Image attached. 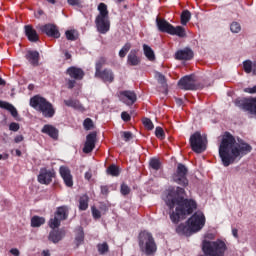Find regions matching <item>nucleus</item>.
I'll return each instance as SVG.
<instances>
[{
    "instance_id": "1",
    "label": "nucleus",
    "mask_w": 256,
    "mask_h": 256,
    "mask_svg": "<svg viewBox=\"0 0 256 256\" xmlns=\"http://www.w3.org/2000/svg\"><path fill=\"white\" fill-rule=\"evenodd\" d=\"M164 201L170 209L176 207L175 212L170 214L173 223L184 219L186 215H191L197 209V203L192 199H185V189L181 187H169L164 196Z\"/></svg>"
},
{
    "instance_id": "2",
    "label": "nucleus",
    "mask_w": 256,
    "mask_h": 256,
    "mask_svg": "<svg viewBox=\"0 0 256 256\" xmlns=\"http://www.w3.org/2000/svg\"><path fill=\"white\" fill-rule=\"evenodd\" d=\"M253 151V147L241 140L237 142L235 137L229 132H225L219 145V157L222 165L229 167L233 165L237 159H241L243 155H247Z\"/></svg>"
},
{
    "instance_id": "3",
    "label": "nucleus",
    "mask_w": 256,
    "mask_h": 256,
    "mask_svg": "<svg viewBox=\"0 0 256 256\" xmlns=\"http://www.w3.org/2000/svg\"><path fill=\"white\" fill-rule=\"evenodd\" d=\"M203 227H205V215L203 212H196L187 221V225L180 224L176 231L177 233L189 235V233H197V231H201Z\"/></svg>"
},
{
    "instance_id": "4",
    "label": "nucleus",
    "mask_w": 256,
    "mask_h": 256,
    "mask_svg": "<svg viewBox=\"0 0 256 256\" xmlns=\"http://www.w3.org/2000/svg\"><path fill=\"white\" fill-rule=\"evenodd\" d=\"M99 14L95 19L97 31L102 35H105L111 29V21H109V10H107V5L105 3H100L98 5Z\"/></svg>"
},
{
    "instance_id": "5",
    "label": "nucleus",
    "mask_w": 256,
    "mask_h": 256,
    "mask_svg": "<svg viewBox=\"0 0 256 256\" xmlns=\"http://www.w3.org/2000/svg\"><path fill=\"white\" fill-rule=\"evenodd\" d=\"M30 105L33 109L42 113L44 117L51 118L55 115V108H53V104L41 96L32 97L30 99Z\"/></svg>"
},
{
    "instance_id": "6",
    "label": "nucleus",
    "mask_w": 256,
    "mask_h": 256,
    "mask_svg": "<svg viewBox=\"0 0 256 256\" xmlns=\"http://www.w3.org/2000/svg\"><path fill=\"white\" fill-rule=\"evenodd\" d=\"M139 247L145 255H153L157 251V244L151 233L144 231L139 234Z\"/></svg>"
},
{
    "instance_id": "7",
    "label": "nucleus",
    "mask_w": 256,
    "mask_h": 256,
    "mask_svg": "<svg viewBox=\"0 0 256 256\" xmlns=\"http://www.w3.org/2000/svg\"><path fill=\"white\" fill-rule=\"evenodd\" d=\"M190 146L194 153H203L207 149V137L202 136L201 132H195L190 136Z\"/></svg>"
},
{
    "instance_id": "8",
    "label": "nucleus",
    "mask_w": 256,
    "mask_h": 256,
    "mask_svg": "<svg viewBox=\"0 0 256 256\" xmlns=\"http://www.w3.org/2000/svg\"><path fill=\"white\" fill-rule=\"evenodd\" d=\"M187 166L179 163L177 165L176 172L173 174L172 179L174 183L187 187L189 185V180L187 179Z\"/></svg>"
},
{
    "instance_id": "9",
    "label": "nucleus",
    "mask_w": 256,
    "mask_h": 256,
    "mask_svg": "<svg viewBox=\"0 0 256 256\" xmlns=\"http://www.w3.org/2000/svg\"><path fill=\"white\" fill-rule=\"evenodd\" d=\"M69 216V209L66 206H61L57 209L54 218L49 220V227L57 229L61 226V222L65 221Z\"/></svg>"
},
{
    "instance_id": "10",
    "label": "nucleus",
    "mask_w": 256,
    "mask_h": 256,
    "mask_svg": "<svg viewBox=\"0 0 256 256\" xmlns=\"http://www.w3.org/2000/svg\"><path fill=\"white\" fill-rule=\"evenodd\" d=\"M178 87L184 91H195L197 90V80L195 75L184 76L178 82Z\"/></svg>"
},
{
    "instance_id": "11",
    "label": "nucleus",
    "mask_w": 256,
    "mask_h": 256,
    "mask_svg": "<svg viewBox=\"0 0 256 256\" xmlns=\"http://www.w3.org/2000/svg\"><path fill=\"white\" fill-rule=\"evenodd\" d=\"M95 77L101 79L104 83H113V81H115V74L111 69H104L100 72H95Z\"/></svg>"
},
{
    "instance_id": "12",
    "label": "nucleus",
    "mask_w": 256,
    "mask_h": 256,
    "mask_svg": "<svg viewBox=\"0 0 256 256\" xmlns=\"http://www.w3.org/2000/svg\"><path fill=\"white\" fill-rule=\"evenodd\" d=\"M120 101L125 103V105H133L137 101V94L129 90L121 91Z\"/></svg>"
},
{
    "instance_id": "13",
    "label": "nucleus",
    "mask_w": 256,
    "mask_h": 256,
    "mask_svg": "<svg viewBox=\"0 0 256 256\" xmlns=\"http://www.w3.org/2000/svg\"><path fill=\"white\" fill-rule=\"evenodd\" d=\"M53 177H55V173L44 168L40 170L38 181L41 183V185H50V183L53 181Z\"/></svg>"
},
{
    "instance_id": "14",
    "label": "nucleus",
    "mask_w": 256,
    "mask_h": 256,
    "mask_svg": "<svg viewBox=\"0 0 256 256\" xmlns=\"http://www.w3.org/2000/svg\"><path fill=\"white\" fill-rule=\"evenodd\" d=\"M40 31L47 34L48 37H54V39H59L61 37L59 29H57V26L53 24H46L44 26H41Z\"/></svg>"
},
{
    "instance_id": "15",
    "label": "nucleus",
    "mask_w": 256,
    "mask_h": 256,
    "mask_svg": "<svg viewBox=\"0 0 256 256\" xmlns=\"http://www.w3.org/2000/svg\"><path fill=\"white\" fill-rule=\"evenodd\" d=\"M97 141V133L92 132L86 136V142L83 148L84 153H91L95 149V143Z\"/></svg>"
},
{
    "instance_id": "16",
    "label": "nucleus",
    "mask_w": 256,
    "mask_h": 256,
    "mask_svg": "<svg viewBox=\"0 0 256 256\" xmlns=\"http://www.w3.org/2000/svg\"><path fill=\"white\" fill-rule=\"evenodd\" d=\"M193 57H194V54L191 48H184L182 50H178L175 53V59H177L178 61H191Z\"/></svg>"
},
{
    "instance_id": "17",
    "label": "nucleus",
    "mask_w": 256,
    "mask_h": 256,
    "mask_svg": "<svg viewBox=\"0 0 256 256\" xmlns=\"http://www.w3.org/2000/svg\"><path fill=\"white\" fill-rule=\"evenodd\" d=\"M60 175L67 187H73V176L71 175V170H69V168L65 166L60 167Z\"/></svg>"
},
{
    "instance_id": "18",
    "label": "nucleus",
    "mask_w": 256,
    "mask_h": 256,
    "mask_svg": "<svg viewBox=\"0 0 256 256\" xmlns=\"http://www.w3.org/2000/svg\"><path fill=\"white\" fill-rule=\"evenodd\" d=\"M156 25L161 33H170L173 25L163 18H156Z\"/></svg>"
},
{
    "instance_id": "19",
    "label": "nucleus",
    "mask_w": 256,
    "mask_h": 256,
    "mask_svg": "<svg viewBox=\"0 0 256 256\" xmlns=\"http://www.w3.org/2000/svg\"><path fill=\"white\" fill-rule=\"evenodd\" d=\"M139 51L138 50H131L130 53L127 56V63L131 67H137V65H141V58L138 57Z\"/></svg>"
},
{
    "instance_id": "20",
    "label": "nucleus",
    "mask_w": 256,
    "mask_h": 256,
    "mask_svg": "<svg viewBox=\"0 0 256 256\" xmlns=\"http://www.w3.org/2000/svg\"><path fill=\"white\" fill-rule=\"evenodd\" d=\"M25 33L26 37H28V41H31V43H37V41H39V34H37V30L33 29V26L26 25Z\"/></svg>"
},
{
    "instance_id": "21",
    "label": "nucleus",
    "mask_w": 256,
    "mask_h": 256,
    "mask_svg": "<svg viewBox=\"0 0 256 256\" xmlns=\"http://www.w3.org/2000/svg\"><path fill=\"white\" fill-rule=\"evenodd\" d=\"M41 132L49 135L52 139H58L59 137V130L50 124L44 125Z\"/></svg>"
},
{
    "instance_id": "22",
    "label": "nucleus",
    "mask_w": 256,
    "mask_h": 256,
    "mask_svg": "<svg viewBox=\"0 0 256 256\" xmlns=\"http://www.w3.org/2000/svg\"><path fill=\"white\" fill-rule=\"evenodd\" d=\"M53 230L49 234V241H52V243H59L63 237H65V230H55V228H52Z\"/></svg>"
},
{
    "instance_id": "23",
    "label": "nucleus",
    "mask_w": 256,
    "mask_h": 256,
    "mask_svg": "<svg viewBox=\"0 0 256 256\" xmlns=\"http://www.w3.org/2000/svg\"><path fill=\"white\" fill-rule=\"evenodd\" d=\"M67 75H69L72 79H83L85 76V72L81 68L70 67L67 69Z\"/></svg>"
},
{
    "instance_id": "24",
    "label": "nucleus",
    "mask_w": 256,
    "mask_h": 256,
    "mask_svg": "<svg viewBox=\"0 0 256 256\" xmlns=\"http://www.w3.org/2000/svg\"><path fill=\"white\" fill-rule=\"evenodd\" d=\"M27 61L33 65V67H37L39 65V52L38 51H28L26 54Z\"/></svg>"
},
{
    "instance_id": "25",
    "label": "nucleus",
    "mask_w": 256,
    "mask_h": 256,
    "mask_svg": "<svg viewBox=\"0 0 256 256\" xmlns=\"http://www.w3.org/2000/svg\"><path fill=\"white\" fill-rule=\"evenodd\" d=\"M64 104L66 105V107H72V109H76L77 111H85V108L83 107V105H81V102H79V100H64Z\"/></svg>"
},
{
    "instance_id": "26",
    "label": "nucleus",
    "mask_w": 256,
    "mask_h": 256,
    "mask_svg": "<svg viewBox=\"0 0 256 256\" xmlns=\"http://www.w3.org/2000/svg\"><path fill=\"white\" fill-rule=\"evenodd\" d=\"M243 109L256 117V98L249 100L243 105Z\"/></svg>"
},
{
    "instance_id": "27",
    "label": "nucleus",
    "mask_w": 256,
    "mask_h": 256,
    "mask_svg": "<svg viewBox=\"0 0 256 256\" xmlns=\"http://www.w3.org/2000/svg\"><path fill=\"white\" fill-rule=\"evenodd\" d=\"M168 35H177V37H187V33L185 32V28L183 26H172Z\"/></svg>"
},
{
    "instance_id": "28",
    "label": "nucleus",
    "mask_w": 256,
    "mask_h": 256,
    "mask_svg": "<svg viewBox=\"0 0 256 256\" xmlns=\"http://www.w3.org/2000/svg\"><path fill=\"white\" fill-rule=\"evenodd\" d=\"M0 107H1V109H6L7 111H9L11 113L12 117L17 118L19 115V113L17 112V108L8 102L2 101L0 103Z\"/></svg>"
},
{
    "instance_id": "29",
    "label": "nucleus",
    "mask_w": 256,
    "mask_h": 256,
    "mask_svg": "<svg viewBox=\"0 0 256 256\" xmlns=\"http://www.w3.org/2000/svg\"><path fill=\"white\" fill-rule=\"evenodd\" d=\"M0 107H1V109H6L7 111H9L11 113L12 117L17 118L19 115V113L17 112V108L8 102L2 101L0 103Z\"/></svg>"
},
{
    "instance_id": "30",
    "label": "nucleus",
    "mask_w": 256,
    "mask_h": 256,
    "mask_svg": "<svg viewBox=\"0 0 256 256\" xmlns=\"http://www.w3.org/2000/svg\"><path fill=\"white\" fill-rule=\"evenodd\" d=\"M89 207V196L83 195L79 199V209L80 211H87Z\"/></svg>"
},
{
    "instance_id": "31",
    "label": "nucleus",
    "mask_w": 256,
    "mask_h": 256,
    "mask_svg": "<svg viewBox=\"0 0 256 256\" xmlns=\"http://www.w3.org/2000/svg\"><path fill=\"white\" fill-rule=\"evenodd\" d=\"M143 51H144L145 57H147L149 61H153L155 59V52L151 47H149V45L144 44Z\"/></svg>"
},
{
    "instance_id": "32",
    "label": "nucleus",
    "mask_w": 256,
    "mask_h": 256,
    "mask_svg": "<svg viewBox=\"0 0 256 256\" xmlns=\"http://www.w3.org/2000/svg\"><path fill=\"white\" fill-rule=\"evenodd\" d=\"M120 173L121 171L119 170V167H117L115 164H112L107 168V174L111 175L112 177H119Z\"/></svg>"
},
{
    "instance_id": "33",
    "label": "nucleus",
    "mask_w": 256,
    "mask_h": 256,
    "mask_svg": "<svg viewBox=\"0 0 256 256\" xmlns=\"http://www.w3.org/2000/svg\"><path fill=\"white\" fill-rule=\"evenodd\" d=\"M31 225L33 227H41V225H45V218L39 216H33L31 219Z\"/></svg>"
},
{
    "instance_id": "34",
    "label": "nucleus",
    "mask_w": 256,
    "mask_h": 256,
    "mask_svg": "<svg viewBox=\"0 0 256 256\" xmlns=\"http://www.w3.org/2000/svg\"><path fill=\"white\" fill-rule=\"evenodd\" d=\"M97 249L99 255H107V252L109 251V244H107V242L99 243L97 244Z\"/></svg>"
},
{
    "instance_id": "35",
    "label": "nucleus",
    "mask_w": 256,
    "mask_h": 256,
    "mask_svg": "<svg viewBox=\"0 0 256 256\" xmlns=\"http://www.w3.org/2000/svg\"><path fill=\"white\" fill-rule=\"evenodd\" d=\"M83 241H85V234L83 233V228H79L75 237L77 247H79L83 243Z\"/></svg>"
},
{
    "instance_id": "36",
    "label": "nucleus",
    "mask_w": 256,
    "mask_h": 256,
    "mask_svg": "<svg viewBox=\"0 0 256 256\" xmlns=\"http://www.w3.org/2000/svg\"><path fill=\"white\" fill-rule=\"evenodd\" d=\"M155 78L157 79L158 83L162 85L164 89L167 88V78H165V75L161 74V72H156Z\"/></svg>"
},
{
    "instance_id": "37",
    "label": "nucleus",
    "mask_w": 256,
    "mask_h": 256,
    "mask_svg": "<svg viewBox=\"0 0 256 256\" xmlns=\"http://www.w3.org/2000/svg\"><path fill=\"white\" fill-rule=\"evenodd\" d=\"M191 20V12L189 10H184L181 14V23L183 25H187L189 21Z\"/></svg>"
},
{
    "instance_id": "38",
    "label": "nucleus",
    "mask_w": 256,
    "mask_h": 256,
    "mask_svg": "<svg viewBox=\"0 0 256 256\" xmlns=\"http://www.w3.org/2000/svg\"><path fill=\"white\" fill-rule=\"evenodd\" d=\"M129 51H131V43L127 42L119 51V57H121V59L125 58Z\"/></svg>"
},
{
    "instance_id": "39",
    "label": "nucleus",
    "mask_w": 256,
    "mask_h": 256,
    "mask_svg": "<svg viewBox=\"0 0 256 256\" xmlns=\"http://www.w3.org/2000/svg\"><path fill=\"white\" fill-rule=\"evenodd\" d=\"M149 166L151 169H154V171H159L161 169V162L159 159L152 158L150 159Z\"/></svg>"
},
{
    "instance_id": "40",
    "label": "nucleus",
    "mask_w": 256,
    "mask_h": 256,
    "mask_svg": "<svg viewBox=\"0 0 256 256\" xmlns=\"http://www.w3.org/2000/svg\"><path fill=\"white\" fill-rule=\"evenodd\" d=\"M142 123L148 131H153L155 129V126L153 125V121L149 118H143Z\"/></svg>"
},
{
    "instance_id": "41",
    "label": "nucleus",
    "mask_w": 256,
    "mask_h": 256,
    "mask_svg": "<svg viewBox=\"0 0 256 256\" xmlns=\"http://www.w3.org/2000/svg\"><path fill=\"white\" fill-rule=\"evenodd\" d=\"M105 63H107V59L105 58H100L97 62H96V73H100L103 69V65H105Z\"/></svg>"
},
{
    "instance_id": "42",
    "label": "nucleus",
    "mask_w": 256,
    "mask_h": 256,
    "mask_svg": "<svg viewBox=\"0 0 256 256\" xmlns=\"http://www.w3.org/2000/svg\"><path fill=\"white\" fill-rule=\"evenodd\" d=\"M243 67L245 73H251V71H253V62H251L250 60H246L243 63Z\"/></svg>"
},
{
    "instance_id": "43",
    "label": "nucleus",
    "mask_w": 256,
    "mask_h": 256,
    "mask_svg": "<svg viewBox=\"0 0 256 256\" xmlns=\"http://www.w3.org/2000/svg\"><path fill=\"white\" fill-rule=\"evenodd\" d=\"M230 31H232V33H239V31H241V24L237 22H233L230 25Z\"/></svg>"
},
{
    "instance_id": "44",
    "label": "nucleus",
    "mask_w": 256,
    "mask_h": 256,
    "mask_svg": "<svg viewBox=\"0 0 256 256\" xmlns=\"http://www.w3.org/2000/svg\"><path fill=\"white\" fill-rule=\"evenodd\" d=\"M155 135L158 139H165V131H163V128L161 127H156Z\"/></svg>"
},
{
    "instance_id": "45",
    "label": "nucleus",
    "mask_w": 256,
    "mask_h": 256,
    "mask_svg": "<svg viewBox=\"0 0 256 256\" xmlns=\"http://www.w3.org/2000/svg\"><path fill=\"white\" fill-rule=\"evenodd\" d=\"M83 126L86 131H90V129L93 128V120H91V118H86L84 120Z\"/></svg>"
},
{
    "instance_id": "46",
    "label": "nucleus",
    "mask_w": 256,
    "mask_h": 256,
    "mask_svg": "<svg viewBox=\"0 0 256 256\" xmlns=\"http://www.w3.org/2000/svg\"><path fill=\"white\" fill-rule=\"evenodd\" d=\"M66 38L68 39V41H76L77 37H75V31L73 30H68L65 33Z\"/></svg>"
},
{
    "instance_id": "47",
    "label": "nucleus",
    "mask_w": 256,
    "mask_h": 256,
    "mask_svg": "<svg viewBox=\"0 0 256 256\" xmlns=\"http://www.w3.org/2000/svg\"><path fill=\"white\" fill-rule=\"evenodd\" d=\"M121 193H122V195H129V193H131V188H129V186H127V184H122L121 185Z\"/></svg>"
},
{
    "instance_id": "48",
    "label": "nucleus",
    "mask_w": 256,
    "mask_h": 256,
    "mask_svg": "<svg viewBox=\"0 0 256 256\" xmlns=\"http://www.w3.org/2000/svg\"><path fill=\"white\" fill-rule=\"evenodd\" d=\"M122 137L124 139V141H131V139H133V133L131 132H122Z\"/></svg>"
},
{
    "instance_id": "49",
    "label": "nucleus",
    "mask_w": 256,
    "mask_h": 256,
    "mask_svg": "<svg viewBox=\"0 0 256 256\" xmlns=\"http://www.w3.org/2000/svg\"><path fill=\"white\" fill-rule=\"evenodd\" d=\"M92 215H93L94 219H101V211H99L95 207H92Z\"/></svg>"
},
{
    "instance_id": "50",
    "label": "nucleus",
    "mask_w": 256,
    "mask_h": 256,
    "mask_svg": "<svg viewBox=\"0 0 256 256\" xmlns=\"http://www.w3.org/2000/svg\"><path fill=\"white\" fill-rule=\"evenodd\" d=\"M9 129L10 131H15L17 132L19 130V124L18 123H15V122H12L10 123L9 125Z\"/></svg>"
},
{
    "instance_id": "51",
    "label": "nucleus",
    "mask_w": 256,
    "mask_h": 256,
    "mask_svg": "<svg viewBox=\"0 0 256 256\" xmlns=\"http://www.w3.org/2000/svg\"><path fill=\"white\" fill-rule=\"evenodd\" d=\"M121 119H123L125 122L131 121V115H129V113L127 112H122Z\"/></svg>"
},
{
    "instance_id": "52",
    "label": "nucleus",
    "mask_w": 256,
    "mask_h": 256,
    "mask_svg": "<svg viewBox=\"0 0 256 256\" xmlns=\"http://www.w3.org/2000/svg\"><path fill=\"white\" fill-rule=\"evenodd\" d=\"M245 93H250V94H254L256 93V86H253L252 88H245L244 89Z\"/></svg>"
},
{
    "instance_id": "53",
    "label": "nucleus",
    "mask_w": 256,
    "mask_h": 256,
    "mask_svg": "<svg viewBox=\"0 0 256 256\" xmlns=\"http://www.w3.org/2000/svg\"><path fill=\"white\" fill-rule=\"evenodd\" d=\"M101 193H102V195H108L109 194V187L108 186H101Z\"/></svg>"
},
{
    "instance_id": "54",
    "label": "nucleus",
    "mask_w": 256,
    "mask_h": 256,
    "mask_svg": "<svg viewBox=\"0 0 256 256\" xmlns=\"http://www.w3.org/2000/svg\"><path fill=\"white\" fill-rule=\"evenodd\" d=\"M68 4L72 6L81 5V0H68Z\"/></svg>"
},
{
    "instance_id": "55",
    "label": "nucleus",
    "mask_w": 256,
    "mask_h": 256,
    "mask_svg": "<svg viewBox=\"0 0 256 256\" xmlns=\"http://www.w3.org/2000/svg\"><path fill=\"white\" fill-rule=\"evenodd\" d=\"M23 139H24L23 135H18L14 138V142L21 143V141H23Z\"/></svg>"
},
{
    "instance_id": "56",
    "label": "nucleus",
    "mask_w": 256,
    "mask_h": 256,
    "mask_svg": "<svg viewBox=\"0 0 256 256\" xmlns=\"http://www.w3.org/2000/svg\"><path fill=\"white\" fill-rule=\"evenodd\" d=\"M10 253L14 256H19V250L17 248H13L10 250Z\"/></svg>"
},
{
    "instance_id": "57",
    "label": "nucleus",
    "mask_w": 256,
    "mask_h": 256,
    "mask_svg": "<svg viewBox=\"0 0 256 256\" xmlns=\"http://www.w3.org/2000/svg\"><path fill=\"white\" fill-rule=\"evenodd\" d=\"M75 87V80H69L68 81V89H73Z\"/></svg>"
},
{
    "instance_id": "58",
    "label": "nucleus",
    "mask_w": 256,
    "mask_h": 256,
    "mask_svg": "<svg viewBox=\"0 0 256 256\" xmlns=\"http://www.w3.org/2000/svg\"><path fill=\"white\" fill-rule=\"evenodd\" d=\"M91 177H93L91 172L88 171V172L85 173V179H87V181H89V179H91Z\"/></svg>"
},
{
    "instance_id": "59",
    "label": "nucleus",
    "mask_w": 256,
    "mask_h": 256,
    "mask_svg": "<svg viewBox=\"0 0 256 256\" xmlns=\"http://www.w3.org/2000/svg\"><path fill=\"white\" fill-rule=\"evenodd\" d=\"M232 235H233V237H238V230H237V228H234V229H232Z\"/></svg>"
},
{
    "instance_id": "60",
    "label": "nucleus",
    "mask_w": 256,
    "mask_h": 256,
    "mask_svg": "<svg viewBox=\"0 0 256 256\" xmlns=\"http://www.w3.org/2000/svg\"><path fill=\"white\" fill-rule=\"evenodd\" d=\"M42 255H43V256H51V254L49 253V251H45V250L42 252Z\"/></svg>"
},
{
    "instance_id": "61",
    "label": "nucleus",
    "mask_w": 256,
    "mask_h": 256,
    "mask_svg": "<svg viewBox=\"0 0 256 256\" xmlns=\"http://www.w3.org/2000/svg\"><path fill=\"white\" fill-rule=\"evenodd\" d=\"M0 85H2V86H5V85H6L5 80H3V78H1V77H0Z\"/></svg>"
},
{
    "instance_id": "62",
    "label": "nucleus",
    "mask_w": 256,
    "mask_h": 256,
    "mask_svg": "<svg viewBox=\"0 0 256 256\" xmlns=\"http://www.w3.org/2000/svg\"><path fill=\"white\" fill-rule=\"evenodd\" d=\"M176 103H177L178 105H183V100H181V99H176Z\"/></svg>"
},
{
    "instance_id": "63",
    "label": "nucleus",
    "mask_w": 256,
    "mask_h": 256,
    "mask_svg": "<svg viewBox=\"0 0 256 256\" xmlns=\"http://www.w3.org/2000/svg\"><path fill=\"white\" fill-rule=\"evenodd\" d=\"M65 57L66 59H71V54H69V52H65Z\"/></svg>"
},
{
    "instance_id": "64",
    "label": "nucleus",
    "mask_w": 256,
    "mask_h": 256,
    "mask_svg": "<svg viewBox=\"0 0 256 256\" xmlns=\"http://www.w3.org/2000/svg\"><path fill=\"white\" fill-rule=\"evenodd\" d=\"M16 155H17L18 157H21V152H20V150H16Z\"/></svg>"
}]
</instances>
